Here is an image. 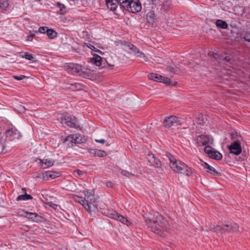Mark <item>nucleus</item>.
Wrapping results in <instances>:
<instances>
[{
  "label": "nucleus",
  "instance_id": "obj_1",
  "mask_svg": "<svg viewBox=\"0 0 250 250\" xmlns=\"http://www.w3.org/2000/svg\"><path fill=\"white\" fill-rule=\"evenodd\" d=\"M144 219L148 227L154 233L163 236L168 225L167 221L161 215L156 213L155 217L151 214L148 216H145Z\"/></svg>",
  "mask_w": 250,
  "mask_h": 250
},
{
  "label": "nucleus",
  "instance_id": "obj_2",
  "mask_svg": "<svg viewBox=\"0 0 250 250\" xmlns=\"http://www.w3.org/2000/svg\"><path fill=\"white\" fill-rule=\"evenodd\" d=\"M167 157L169 161V167L174 172L186 174L189 176L192 174L191 168L188 167L186 164L180 160H178L174 156L168 154Z\"/></svg>",
  "mask_w": 250,
  "mask_h": 250
},
{
  "label": "nucleus",
  "instance_id": "obj_3",
  "mask_svg": "<svg viewBox=\"0 0 250 250\" xmlns=\"http://www.w3.org/2000/svg\"><path fill=\"white\" fill-rule=\"evenodd\" d=\"M120 3V8L133 13H138L142 10V5L138 0H116Z\"/></svg>",
  "mask_w": 250,
  "mask_h": 250
},
{
  "label": "nucleus",
  "instance_id": "obj_4",
  "mask_svg": "<svg viewBox=\"0 0 250 250\" xmlns=\"http://www.w3.org/2000/svg\"><path fill=\"white\" fill-rule=\"evenodd\" d=\"M65 68L68 72L83 78L88 77L90 74V70L78 63H71L67 64Z\"/></svg>",
  "mask_w": 250,
  "mask_h": 250
},
{
  "label": "nucleus",
  "instance_id": "obj_5",
  "mask_svg": "<svg viewBox=\"0 0 250 250\" xmlns=\"http://www.w3.org/2000/svg\"><path fill=\"white\" fill-rule=\"evenodd\" d=\"M238 226L235 223H231L229 224L223 225L222 226H210L208 229L221 234L226 232L233 233L238 230Z\"/></svg>",
  "mask_w": 250,
  "mask_h": 250
},
{
  "label": "nucleus",
  "instance_id": "obj_6",
  "mask_svg": "<svg viewBox=\"0 0 250 250\" xmlns=\"http://www.w3.org/2000/svg\"><path fill=\"white\" fill-rule=\"evenodd\" d=\"M61 118L62 123L70 127L78 128L79 127L77 119L73 116L65 114L62 115Z\"/></svg>",
  "mask_w": 250,
  "mask_h": 250
},
{
  "label": "nucleus",
  "instance_id": "obj_7",
  "mask_svg": "<svg viewBox=\"0 0 250 250\" xmlns=\"http://www.w3.org/2000/svg\"><path fill=\"white\" fill-rule=\"evenodd\" d=\"M85 209L88 212L91 211L92 208H96V204L94 195L90 194L88 191L85 193Z\"/></svg>",
  "mask_w": 250,
  "mask_h": 250
},
{
  "label": "nucleus",
  "instance_id": "obj_8",
  "mask_svg": "<svg viewBox=\"0 0 250 250\" xmlns=\"http://www.w3.org/2000/svg\"><path fill=\"white\" fill-rule=\"evenodd\" d=\"M146 159L149 164V166H153L156 168H159L162 166V163L160 160L150 152H148L147 154Z\"/></svg>",
  "mask_w": 250,
  "mask_h": 250
},
{
  "label": "nucleus",
  "instance_id": "obj_9",
  "mask_svg": "<svg viewBox=\"0 0 250 250\" xmlns=\"http://www.w3.org/2000/svg\"><path fill=\"white\" fill-rule=\"evenodd\" d=\"M231 153L238 155L242 152V148L238 139L234 141L228 147Z\"/></svg>",
  "mask_w": 250,
  "mask_h": 250
},
{
  "label": "nucleus",
  "instance_id": "obj_10",
  "mask_svg": "<svg viewBox=\"0 0 250 250\" xmlns=\"http://www.w3.org/2000/svg\"><path fill=\"white\" fill-rule=\"evenodd\" d=\"M181 119L175 116H170L166 117L164 123L166 127H171L175 124H181Z\"/></svg>",
  "mask_w": 250,
  "mask_h": 250
},
{
  "label": "nucleus",
  "instance_id": "obj_11",
  "mask_svg": "<svg viewBox=\"0 0 250 250\" xmlns=\"http://www.w3.org/2000/svg\"><path fill=\"white\" fill-rule=\"evenodd\" d=\"M105 0L108 8L110 9L111 11H113L115 12H118L120 10H122L119 7L120 3L116 1V0Z\"/></svg>",
  "mask_w": 250,
  "mask_h": 250
},
{
  "label": "nucleus",
  "instance_id": "obj_12",
  "mask_svg": "<svg viewBox=\"0 0 250 250\" xmlns=\"http://www.w3.org/2000/svg\"><path fill=\"white\" fill-rule=\"evenodd\" d=\"M129 49L131 50V53H133L135 55L140 58L144 59L145 61H147V58L145 56V54L141 52L138 48L132 44L128 45Z\"/></svg>",
  "mask_w": 250,
  "mask_h": 250
},
{
  "label": "nucleus",
  "instance_id": "obj_13",
  "mask_svg": "<svg viewBox=\"0 0 250 250\" xmlns=\"http://www.w3.org/2000/svg\"><path fill=\"white\" fill-rule=\"evenodd\" d=\"M26 217L33 222L39 223L43 221V218L35 213L25 212Z\"/></svg>",
  "mask_w": 250,
  "mask_h": 250
},
{
  "label": "nucleus",
  "instance_id": "obj_14",
  "mask_svg": "<svg viewBox=\"0 0 250 250\" xmlns=\"http://www.w3.org/2000/svg\"><path fill=\"white\" fill-rule=\"evenodd\" d=\"M5 135L9 140H12L18 136V130L13 126L6 131Z\"/></svg>",
  "mask_w": 250,
  "mask_h": 250
},
{
  "label": "nucleus",
  "instance_id": "obj_15",
  "mask_svg": "<svg viewBox=\"0 0 250 250\" xmlns=\"http://www.w3.org/2000/svg\"><path fill=\"white\" fill-rule=\"evenodd\" d=\"M43 179H46L47 180L49 179H53L60 176V173L56 171H47L43 173Z\"/></svg>",
  "mask_w": 250,
  "mask_h": 250
},
{
  "label": "nucleus",
  "instance_id": "obj_16",
  "mask_svg": "<svg viewBox=\"0 0 250 250\" xmlns=\"http://www.w3.org/2000/svg\"><path fill=\"white\" fill-rule=\"evenodd\" d=\"M11 4L10 0H0V10L7 11L9 9Z\"/></svg>",
  "mask_w": 250,
  "mask_h": 250
},
{
  "label": "nucleus",
  "instance_id": "obj_17",
  "mask_svg": "<svg viewBox=\"0 0 250 250\" xmlns=\"http://www.w3.org/2000/svg\"><path fill=\"white\" fill-rule=\"evenodd\" d=\"M146 21L150 25H154L156 21V16L153 11H150L147 13Z\"/></svg>",
  "mask_w": 250,
  "mask_h": 250
},
{
  "label": "nucleus",
  "instance_id": "obj_18",
  "mask_svg": "<svg viewBox=\"0 0 250 250\" xmlns=\"http://www.w3.org/2000/svg\"><path fill=\"white\" fill-rule=\"evenodd\" d=\"M201 165L204 168L208 169V172H209L211 174H213L215 175H220V173L219 172L217 171L214 169V167L209 165L208 163L202 161V163Z\"/></svg>",
  "mask_w": 250,
  "mask_h": 250
},
{
  "label": "nucleus",
  "instance_id": "obj_19",
  "mask_svg": "<svg viewBox=\"0 0 250 250\" xmlns=\"http://www.w3.org/2000/svg\"><path fill=\"white\" fill-rule=\"evenodd\" d=\"M64 143L66 144L68 147H72L75 144V139L74 135L71 134L67 136L64 141Z\"/></svg>",
  "mask_w": 250,
  "mask_h": 250
},
{
  "label": "nucleus",
  "instance_id": "obj_20",
  "mask_svg": "<svg viewBox=\"0 0 250 250\" xmlns=\"http://www.w3.org/2000/svg\"><path fill=\"white\" fill-rule=\"evenodd\" d=\"M197 140L199 142H200L202 146H206L210 142L209 137L204 135H201L198 136Z\"/></svg>",
  "mask_w": 250,
  "mask_h": 250
},
{
  "label": "nucleus",
  "instance_id": "obj_21",
  "mask_svg": "<svg viewBox=\"0 0 250 250\" xmlns=\"http://www.w3.org/2000/svg\"><path fill=\"white\" fill-rule=\"evenodd\" d=\"M75 139V144L83 143L86 141L85 137L80 134H73Z\"/></svg>",
  "mask_w": 250,
  "mask_h": 250
},
{
  "label": "nucleus",
  "instance_id": "obj_22",
  "mask_svg": "<svg viewBox=\"0 0 250 250\" xmlns=\"http://www.w3.org/2000/svg\"><path fill=\"white\" fill-rule=\"evenodd\" d=\"M215 24L217 27L221 29H227L228 27V23L222 20H217L216 21Z\"/></svg>",
  "mask_w": 250,
  "mask_h": 250
},
{
  "label": "nucleus",
  "instance_id": "obj_23",
  "mask_svg": "<svg viewBox=\"0 0 250 250\" xmlns=\"http://www.w3.org/2000/svg\"><path fill=\"white\" fill-rule=\"evenodd\" d=\"M209 157L215 160H221L222 158V155L218 151L214 149L212 152L211 153V155L209 156Z\"/></svg>",
  "mask_w": 250,
  "mask_h": 250
},
{
  "label": "nucleus",
  "instance_id": "obj_24",
  "mask_svg": "<svg viewBox=\"0 0 250 250\" xmlns=\"http://www.w3.org/2000/svg\"><path fill=\"white\" fill-rule=\"evenodd\" d=\"M145 4L147 5H155L156 6L161 5L160 0H145Z\"/></svg>",
  "mask_w": 250,
  "mask_h": 250
},
{
  "label": "nucleus",
  "instance_id": "obj_25",
  "mask_svg": "<svg viewBox=\"0 0 250 250\" xmlns=\"http://www.w3.org/2000/svg\"><path fill=\"white\" fill-rule=\"evenodd\" d=\"M92 61L93 63L96 66H100L102 64V58L98 55H94Z\"/></svg>",
  "mask_w": 250,
  "mask_h": 250
},
{
  "label": "nucleus",
  "instance_id": "obj_26",
  "mask_svg": "<svg viewBox=\"0 0 250 250\" xmlns=\"http://www.w3.org/2000/svg\"><path fill=\"white\" fill-rule=\"evenodd\" d=\"M149 78L154 81L160 82L162 80V76L157 74L151 73L149 75Z\"/></svg>",
  "mask_w": 250,
  "mask_h": 250
},
{
  "label": "nucleus",
  "instance_id": "obj_27",
  "mask_svg": "<svg viewBox=\"0 0 250 250\" xmlns=\"http://www.w3.org/2000/svg\"><path fill=\"white\" fill-rule=\"evenodd\" d=\"M117 220L127 226L131 224V223L129 220H128L126 217H125L120 214L119 215Z\"/></svg>",
  "mask_w": 250,
  "mask_h": 250
},
{
  "label": "nucleus",
  "instance_id": "obj_28",
  "mask_svg": "<svg viewBox=\"0 0 250 250\" xmlns=\"http://www.w3.org/2000/svg\"><path fill=\"white\" fill-rule=\"evenodd\" d=\"M32 199V197L31 195L27 194H24L23 195H21L18 196V197L16 199V200L17 201H20L21 200H29Z\"/></svg>",
  "mask_w": 250,
  "mask_h": 250
},
{
  "label": "nucleus",
  "instance_id": "obj_29",
  "mask_svg": "<svg viewBox=\"0 0 250 250\" xmlns=\"http://www.w3.org/2000/svg\"><path fill=\"white\" fill-rule=\"evenodd\" d=\"M48 37L50 39H54L57 37V33L52 29H48L46 32Z\"/></svg>",
  "mask_w": 250,
  "mask_h": 250
},
{
  "label": "nucleus",
  "instance_id": "obj_30",
  "mask_svg": "<svg viewBox=\"0 0 250 250\" xmlns=\"http://www.w3.org/2000/svg\"><path fill=\"white\" fill-rule=\"evenodd\" d=\"M41 163L42 164V166L44 164L46 167H49L53 165L54 161L51 159H45L44 160H42L40 159Z\"/></svg>",
  "mask_w": 250,
  "mask_h": 250
},
{
  "label": "nucleus",
  "instance_id": "obj_31",
  "mask_svg": "<svg viewBox=\"0 0 250 250\" xmlns=\"http://www.w3.org/2000/svg\"><path fill=\"white\" fill-rule=\"evenodd\" d=\"M119 214L114 211H109L107 212L106 215L109 217L116 220L117 219Z\"/></svg>",
  "mask_w": 250,
  "mask_h": 250
},
{
  "label": "nucleus",
  "instance_id": "obj_32",
  "mask_svg": "<svg viewBox=\"0 0 250 250\" xmlns=\"http://www.w3.org/2000/svg\"><path fill=\"white\" fill-rule=\"evenodd\" d=\"M23 58H25L26 60L29 61H32L34 59V57L32 54L28 52H23L22 54L21 55Z\"/></svg>",
  "mask_w": 250,
  "mask_h": 250
},
{
  "label": "nucleus",
  "instance_id": "obj_33",
  "mask_svg": "<svg viewBox=\"0 0 250 250\" xmlns=\"http://www.w3.org/2000/svg\"><path fill=\"white\" fill-rule=\"evenodd\" d=\"M95 153V156H98L100 157H104L106 155L105 151L102 150L96 149Z\"/></svg>",
  "mask_w": 250,
  "mask_h": 250
},
{
  "label": "nucleus",
  "instance_id": "obj_34",
  "mask_svg": "<svg viewBox=\"0 0 250 250\" xmlns=\"http://www.w3.org/2000/svg\"><path fill=\"white\" fill-rule=\"evenodd\" d=\"M56 5L60 8V13L61 14H64L65 13V7L63 4L57 2Z\"/></svg>",
  "mask_w": 250,
  "mask_h": 250
},
{
  "label": "nucleus",
  "instance_id": "obj_35",
  "mask_svg": "<svg viewBox=\"0 0 250 250\" xmlns=\"http://www.w3.org/2000/svg\"><path fill=\"white\" fill-rule=\"evenodd\" d=\"M214 149L211 147L210 146H206L204 148V151L206 153L208 154L209 157Z\"/></svg>",
  "mask_w": 250,
  "mask_h": 250
},
{
  "label": "nucleus",
  "instance_id": "obj_36",
  "mask_svg": "<svg viewBox=\"0 0 250 250\" xmlns=\"http://www.w3.org/2000/svg\"><path fill=\"white\" fill-rule=\"evenodd\" d=\"M162 83H163L167 85H170L171 84V82L170 81V79L168 78L164 77L162 76V80H161V82Z\"/></svg>",
  "mask_w": 250,
  "mask_h": 250
},
{
  "label": "nucleus",
  "instance_id": "obj_37",
  "mask_svg": "<svg viewBox=\"0 0 250 250\" xmlns=\"http://www.w3.org/2000/svg\"><path fill=\"white\" fill-rule=\"evenodd\" d=\"M79 198V202L85 208V197L78 196Z\"/></svg>",
  "mask_w": 250,
  "mask_h": 250
},
{
  "label": "nucleus",
  "instance_id": "obj_38",
  "mask_svg": "<svg viewBox=\"0 0 250 250\" xmlns=\"http://www.w3.org/2000/svg\"><path fill=\"white\" fill-rule=\"evenodd\" d=\"M49 28L46 26H41L39 28V32L41 33H46Z\"/></svg>",
  "mask_w": 250,
  "mask_h": 250
},
{
  "label": "nucleus",
  "instance_id": "obj_39",
  "mask_svg": "<svg viewBox=\"0 0 250 250\" xmlns=\"http://www.w3.org/2000/svg\"><path fill=\"white\" fill-rule=\"evenodd\" d=\"M208 55L209 56H212L216 60H221V59L219 58V54L217 53H215L214 52H210L208 53Z\"/></svg>",
  "mask_w": 250,
  "mask_h": 250
},
{
  "label": "nucleus",
  "instance_id": "obj_40",
  "mask_svg": "<svg viewBox=\"0 0 250 250\" xmlns=\"http://www.w3.org/2000/svg\"><path fill=\"white\" fill-rule=\"evenodd\" d=\"M74 173H77L80 177H83L84 174L85 172L83 171H82L80 169H76L74 171Z\"/></svg>",
  "mask_w": 250,
  "mask_h": 250
},
{
  "label": "nucleus",
  "instance_id": "obj_41",
  "mask_svg": "<svg viewBox=\"0 0 250 250\" xmlns=\"http://www.w3.org/2000/svg\"><path fill=\"white\" fill-rule=\"evenodd\" d=\"M13 78L14 79L17 80L18 81H21L23 80L24 78H26V76L22 75H21L20 76L14 75L13 76Z\"/></svg>",
  "mask_w": 250,
  "mask_h": 250
},
{
  "label": "nucleus",
  "instance_id": "obj_42",
  "mask_svg": "<svg viewBox=\"0 0 250 250\" xmlns=\"http://www.w3.org/2000/svg\"><path fill=\"white\" fill-rule=\"evenodd\" d=\"M244 39L246 41L250 42V32H247L245 34Z\"/></svg>",
  "mask_w": 250,
  "mask_h": 250
},
{
  "label": "nucleus",
  "instance_id": "obj_43",
  "mask_svg": "<svg viewBox=\"0 0 250 250\" xmlns=\"http://www.w3.org/2000/svg\"><path fill=\"white\" fill-rule=\"evenodd\" d=\"M85 44H86V45L88 48L91 49L92 50L95 51L96 52L98 51V50L95 46H94L93 45H91V44H90V43H85Z\"/></svg>",
  "mask_w": 250,
  "mask_h": 250
},
{
  "label": "nucleus",
  "instance_id": "obj_44",
  "mask_svg": "<svg viewBox=\"0 0 250 250\" xmlns=\"http://www.w3.org/2000/svg\"><path fill=\"white\" fill-rule=\"evenodd\" d=\"M96 149H91V148H89V149H87V151L91 154H92L93 156H95V153L96 152L95 151H96Z\"/></svg>",
  "mask_w": 250,
  "mask_h": 250
},
{
  "label": "nucleus",
  "instance_id": "obj_45",
  "mask_svg": "<svg viewBox=\"0 0 250 250\" xmlns=\"http://www.w3.org/2000/svg\"><path fill=\"white\" fill-rule=\"evenodd\" d=\"M169 5H170V3L168 1H167L166 2V3L164 4L163 5V7H164V9L166 10L168 8Z\"/></svg>",
  "mask_w": 250,
  "mask_h": 250
},
{
  "label": "nucleus",
  "instance_id": "obj_46",
  "mask_svg": "<svg viewBox=\"0 0 250 250\" xmlns=\"http://www.w3.org/2000/svg\"><path fill=\"white\" fill-rule=\"evenodd\" d=\"M3 150V145L2 143V140L0 138V153H2Z\"/></svg>",
  "mask_w": 250,
  "mask_h": 250
},
{
  "label": "nucleus",
  "instance_id": "obj_47",
  "mask_svg": "<svg viewBox=\"0 0 250 250\" xmlns=\"http://www.w3.org/2000/svg\"><path fill=\"white\" fill-rule=\"evenodd\" d=\"M71 87H69V88L72 89V90H76L77 88V83H74L71 84Z\"/></svg>",
  "mask_w": 250,
  "mask_h": 250
},
{
  "label": "nucleus",
  "instance_id": "obj_48",
  "mask_svg": "<svg viewBox=\"0 0 250 250\" xmlns=\"http://www.w3.org/2000/svg\"><path fill=\"white\" fill-rule=\"evenodd\" d=\"M95 141L98 143H100L101 144H104L105 142V141L104 139H95Z\"/></svg>",
  "mask_w": 250,
  "mask_h": 250
},
{
  "label": "nucleus",
  "instance_id": "obj_49",
  "mask_svg": "<svg viewBox=\"0 0 250 250\" xmlns=\"http://www.w3.org/2000/svg\"><path fill=\"white\" fill-rule=\"evenodd\" d=\"M34 35H31L30 36H28L27 37V41H32L33 38H34Z\"/></svg>",
  "mask_w": 250,
  "mask_h": 250
},
{
  "label": "nucleus",
  "instance_id": "obj_50",
  "mask_svg": "<svg viewBox=\"0 0 250 250\" xmlns=\"http://www.w3.org/2000/svg\"><path fill=\"white\" fill-rule=\"evenodd\" d=\"M106 186H107V187H110V188H111V187H113V184L112 182H107V184H106Z\"/></svg>",
  "mask_w": 250,
  "mask_h": 250
},
{
  "label": "nucleus",
  "instance_id": "obj_51",
  "mask_svg": "<svg viewBox=\"0 0 250 250\" xmlns=\"http://www.w3.org/2000/svg\"><path fill=\"white\" fill-rule=\"evenodd\" d=\"M122 173L125 176H129V175H130V174L126 171H123L122 172Z\"/></svg>",
  "mask_w": 250,
  "mask_h": 250
},
{
  "label": "nucleus",
  "instance_id": "obj_52",
  "mask_svg": "<svg viewBox=\"0 0 250 250\" xmlns=\"http://www.w3.org/2000/svg\"><path fill=\"white\" fill-rule=\"evenodd\" d=\"M21 192L22 193H24V194H26V189L25 188H23L21 189Z\"/></svg>",
  "mask_w": 250,
  "mask_h": 250
},
{
  "label": "nucleus",
  "instance_id": "obj_53",
  "mask_svg": "<svg viewBox=\"0 0 250 250\" xmlns=\"http://www.w3.org/2000/svg\"><path fill=\"white\" fill-rule=\"evenodd\" d=\"M225 59L226 60H227V61H229V58H228V57H225Z\"/></svg>",
  "mask_w": 250,
  "mask_h": 250
}]
</instances>
